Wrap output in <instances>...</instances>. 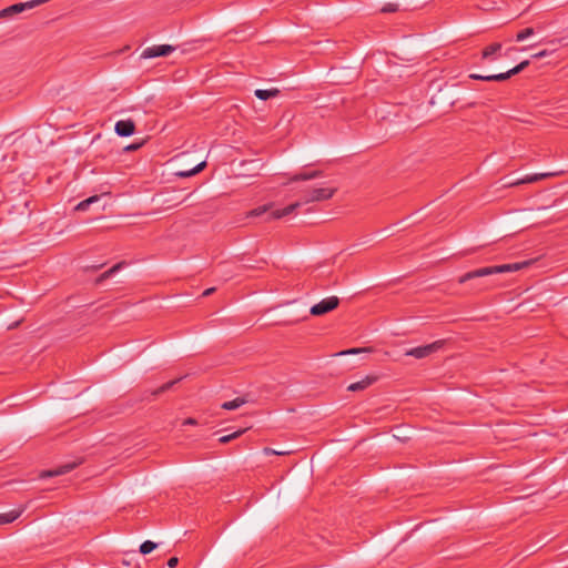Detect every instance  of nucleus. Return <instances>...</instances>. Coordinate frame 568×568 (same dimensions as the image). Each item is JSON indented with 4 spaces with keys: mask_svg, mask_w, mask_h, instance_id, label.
<instances>
[{
    "mask_svg": "<svg viewBox=\"0 0 568 568\" xmlns=\"http://www.w3.org/2000/svg\"><path fill=\"white\" fill-rule=\"evenodd\" d=\"M336 192V187H315L310 191H307L304 196L303 201H298L295 203H292L287 205L284 209L274 210L272 211L268 216L266 217V221L270 220H277L282 219L284 216H287L292 214L297 207H300L302 204L311 203V202H322L331 199Z\"/></svg>",
    "mask_w": 568,
    "mask_h": 568,
    "instance_id": "f257e3e1",
    "label": "nucleus"
},
{
    "mask_svg": "<svg viewBox=\"0 0 568 568\" xmlns=\"http://www.w3.org/2000/svg\"><path fill=\"white\" fill-rule=\"evenodd\" d=\"M527 264H528L527 262H524V263H513V264H503V265H496V266L481 267V268H478L475 271L467 272L466 274L462 275L459 277L458 282L460 284H463V283H466L467 281H470V280H474L477 277H484V276H489L493 274L518 271V270L523 268L524 266H526Z\"/></svg>",
    "mask_w": 568,
    "mask_h": 568,
    "instance_id": "f03ea898",
    "label": "nucleus"
},
{
    "mask_svg": "<svg viewBox=\"0 0 568 568\" xmlns=\"http://www.w3.org/2000/svg\"><path fill=\"white\" fill-rule=\"evenodd\" d=\"M529 65L528 60L521 61L519 64L514 67L513 69L508 70L507 72L497 73V74H490V75H483L479 73H471L469 75L473 80H480V81H505L511 78L515 74H518L521 72L525 68Z\"/></svg>",
    "mask_w": 568,
    "mask_h": 568,
    "instance_id": "7ed1b4c3",
    "label": "nucleus"
},
{
    "mask_svg": "<svg viewBox=\"0 0 568 568\" xmlns=\"http://www.w3.org/2000/svg\"><path fill=\"white\" fill-rule=\"evenodd\" d=\"M444 346V341H435L430 344L418 346L406 351V356H412L415 358H425L435 352L439 351Z\"/></svg>",
    "mask_w": 568,
    "mask_h": 568,
    "instance_id": "20e7f679",
    "label": "nucleus"
},
{
    "mask_svg": "<svg viewBox=\"0 0 568 568\" xmlns=\"http://www.w3.org/2000/svg\"><path fill=\"white\" fill-rule=\"evenodd\" d=\"M338 304H339V300L337 296H329V297L322 300L317 304L313 305L310 310V313L313 316H322V315L335 310L338 306Z\"/></svg>",
    "mask_w": 568,
    "mask_h": 568,
    "instance_id": "39448f33",
    "label": "nucleus"
},
{
    "mask_svg": "<svg viewBox=\"0 0 568 568\" xmlns=\"http://www.w3.org/2000/svg\"><path fill=\"white\" fill-rule=\"evenodd\" d=\"M176 47L171 44H156L152 47H148L143 50L141 57L144 59H153L158 57H166L174 52Z\"/></svg>",
    "mask_w": 568,
    "mask_h": 568,
    "instance_id": "423d86ee",
    "label": "nucleus"
},
{
    "mask_svg": "<svg viewBox=\"0 0 568 568\" xmlns=\"http://www.w3.org/2000/svg\"><path fill=\"white\" fill-rule=\"evenodd\" d=\"M45 1L47 0H31V1H27V2L14 3V4L3 9L0 12V16L7 17V16L20 13V12L24 11L26 9H32L39 4L44 3Z\"/></svg>",
    "mask_w": 568,
    "mask_h": 568,
    "instance_id": "0eeeda50",
    "label": "nucleus"
},
{
    "mask_svg": "<svg viewBox=\"0 0 568 568\" xmlns=\"http://www.w3.org/2000/svg\"><path fill=\"white\" fill-rule=\"evenodd\" d=\"M114 131L119 136H131L135 131V124L132 120H120L114 125Z\"/></svg>",
    "mask_w": 568,
    "mask_h": 568,
    "instance_id": "6e6552de",
    "label": "nucleus"
},
{
    "mask_svg": "<svg viewBox=\"0 0 568 568\" xmlns=\"http://www.w3.org/2000/svg\"><path fill=\"white\" fill-rule=\"evenodd\" d=\"M500 51H501V43H499V42L491 43L483 50L481 58L484 60H488V61H496L498 59L497 54Z\"/></svg>",
    "mask_w": 568,
    "mask_h": 568,
    "instance_id": "1a4fd4ad",
    "label": "nucleus"
},
{
    "mask_svg": "<svg viewBox=\"0 0 568 568\" xmlns=\"http://www.w3.org/2000/svg\"><path fill=\"white\" fill-rule=\"evenodd\" d=\"M377 381L376 376H366L362 381H358L356 383H352L347 386V390L349 392H359L364 390L371 385H373Z\"/></svg>",
    "mask_w": 568,
    "mask_h": 568,
    "instance_id": "9d476101",
    "label": "nucleus"
},
{
    "mask_svg": "<svg viewBox=\"0 0 568 568\" xmlns=\"http://www.w3.org/2000/svg\"><path fill=\"white\" fill-rule=\"evenodd\" d=\"M23 511H24V507H21L18 509H12L4 514H0V526L13 523L16 519H18L22 515Z\"/></svg>",
    "mask_w": 568,
    "mask_h": 568,
    "instance_id": "9b49d317",
    "label": "nucleus"
},
{
    "mask_svg": "<svg viewBox=\"0 0 568 568\" xmlns=\"http://www.w3.org/2000/svg\"><path fill=\"white\" fill-rule=\"evenodd\" d=\"M321 176H323V172L318 171V170H314V171H310V172H301V173L294 174L290 179V182L308 181V180H314V179H317Z\"/></svg>",
    "mask_w": 568,
    "mask_h": 568,
    "instance_id": "f8f14e48",
    "label": "nucleus"
},
{
    "mask_svg": "<svg viewBox=\"0 0 568 568\" xmlns=\"http://www.w3.org/2000/svg\"><path fill=\"white\" fill-rule=\"evenodd\" d=\"M254 94L257 99L266 101L271 98H275L280 94V90L276 88L272 89H257L254 91Z\"/></svg>",
    "mask_w": 568,
    "mask_h": 568,
    "instance_id": "ddd939ff",
    "label": "nucleus"
},
{
    "mask_svg": "<svg viewBox=\"0 0 568 568\" xmlns=\"http://www.w3.org/2000/svg\"><path fill=\"white\" fill-rule=\"evenodd\" d=\"M557 174L558 173L529 174V175H526L523 180L517 181V182H515L513 184L517 185V184H523V183H534V182H537L539 180H542V179H546V178H549V176H554V175H557Z\"/></svg>",
    "mask_w": 568,
    "mask_h": 568,
    "instance_id": "4468645a",
    "label": "nucleus"
},
{
    "mask_svg": "<svg viewBox=\"0 0 568 568\" xmlns=\"http://www.w3.org/2000/svg\"><path fill=\"white\" fill-rule=\"evenodd\" d=\"M73 467H74V465L67 464V465L60 466L55 469L43 471L41 474V477L44 478V477H53V476L63 475V474L69 473L71 469H73Z\"/></svg>",
    "mask_w": 568,
    "mask_h": 568,
    "instance_id": "2eb2a0df",
    "label": "nucleus"
},
{
    "mask_svg": "<svg viewBox=\"0 0 568 568\" xmlns=\"http://www.w3.org/2000/svg\"><path fill=\"white\" fill-rule=\"evenodd\" d=\"M101 199V195H92L80 203L77 204L75 210L77 211H87L91 204L99 202Z\"/></svg>",
    "mask_w": 568,
    "mask_h": 568,
    "instance_id": "dca6fc26",
    "label": "nucleus"
},
{
    "mask_svg": "<svg viewBox=\"0 0 568 568\" xmlns=\"http://www.w3.org/2000/svg\"><path fill=\"white\" fill-rule=\"evenodd\" d=\"M126 265L125 262H119L115 265H113L111 268L105 271L101 276L98 278V282H102L103 280H106L114 275L118 271L122 270Z\"/></svg>",
    "mask_w": 568,
    "mask_h": 568,
    "instance_id": "f3484780",
    "label": "nucleus"
},
{
    "mask_svg": "<svg viewBox=\"0 0 568 568\" xmlns=\"http://www.w3.org/2000/svg\"><path fill=\"white\" fill-rule=\"evenodd\" d=\"M245 403H246V400L244 398L236 397L233 400L224 402L221 407L223 409L232 410V409H237L239 407H241Z\"/></svg>",
    "mask_w": 568,
    "mask_h": 568,
    "instance_id": "a211bd4d",
    "label": "nucleus"
},
{
    "mask_svg": "<svg viewBox=\"0 0 568 568\" xmlns=\"http://www.w3.org/2000/svg\"><path fill=\"white\" fill-rule=\"evenodd\" d=\"M204 166H205V162H201L189 171L178 172L176 175L181 176V178H189V176L195 175L199 172H201L204 169Z\"/></svg>",
    "mask_w": 568,
    "mask_h": 568,
    "instance_id": "6ab92c4d",
    "label": "nucleus"
},
{
    "mask_svg": "<svg viewBox=\"0 0 568 568\" xmlns=\"http://www.w3.org/2000/svg\"><path fill=\"white\" fill-rule=\"evenodd\" d=\"M158 547V544L151 540H145L140 546V552L142 555H149Z\"/></svg>",
    "mask_w": 568,
    "mask_h": 568,
    "instance_id": "aec40b11",
    "label": "nucleus"
},
{
    "mask_svg": "<svg viewBox=\"0 0 568 568\" xmlns=\"http://www.w3.org/2000/svg\"><path fill=\"white\" fill-rule=\"evenodd\" d=\"M535 34V29L534 28H525L523 30H520L517 34H516V41L517 42H521V41H525L526 39H528L529 37L534 36Z\"/></svg>",
    "mask_w": 568,
    "mask_h": 568,
    "instance_id": "412c9836",
    "label": "nucleus"
},
{
    "mask_svg": "<svg viewBox=\"0 0 568 568\" xmlns=\"http://www.w3.org/2000/svg\"><path fill=\"white\" fill-rule=\"evenodd\" d=\"M181 378H178V379H174V381H171V382H168L165 384H163L161 387H159L158 389H155L152 395L153 396H158L169 389H171Z\"/></svg>",
    "mask_w": 568,
    "mask_h": 568,
    "instance_id": "4be33fe9",
    "label": "nucleus"
},
{
    "mask_svg": "<svg viewBox=\"0 0 568 568\" xmlns=\"http://www.w3.org/2000/svg\"><path fill=\"white\" fill-rule=\"evenodd\" d=\"M243 433H244V429L236 430V432H234V433H232L230 435H225V436L220 437L219 442L221 444H227L231 440L240 437Z\"/></svg>",
    "mask_w": 568,
    "mask_h": 568,
    "instance_id": "5701e85b",
    "label": "nucleus"
},
{
    "mask_svg": "<svg viewBox=\"0 0 568 568\" xmlns=\"http://www.w3.org/2000/svg\"><path fill=\"white\" fill-rule=\"evenodd\" d=\"M268 205L258 206L250 212V216H261L268 211Z\"/></svg>",
    "mask_w": 568,
    "mask_h": 568,
    "instance_id": "b1692460",
    "label": "nucleus"
},
{
    "mask_svg": "<svg viewBox=\"0 0 568 568\" xmlns=\"http://www.w3.org/2000/svg\"><path fill=\"white\" fill-rule=\"evenodd\" d=\"M263 452L265 455H278V456L288 455L291 453L288 450H278V449H273L270 447L264 448Z\"/></svg>",
    "mask_w": 568,
    "mask_h": 568,
    "instance_id": "393cba45",
    "label": "nucleus"
},
{
    "mask_svg": "<svg viewBox=\"0 0 568 568\" xmlns=\"http://www.w3.org/2000/svg\"><path fill=\"white\" fill-rule=\"evenodd\" d=\"M364 351L365 349H363V348H351V349H346V351L339 352L336 355L358 354V353H362Z\"/></svg>",
    "mask_w": 568,
    "mask_h": 568,
    "instance_id": "a878e982",
    "label": "nucleus"
},
{
    "mask_svg": "<svg viewBox=\"0 0 568 568\" xmlns=\"http://www.w3.org/2000/svg\"><path fill=\"white\" fill-rule=\"evenodd\" d=\"M383 12H395L397 11V4L388 3L382 9Z\"/></svg>",
    "mask_w": 568,
    "mask_h": 568,
    "instance_id": "bb28decb",
    "label": "nucleus"
},
{
    "mask_svg": "<svg viewBox=\"0 0 568 568\" xmlns=\"http://www.w3.org/2000/svg\"><path fill=\"white\" fill-rule=\"evenodd\" d=\"M549 52L547 50L539 51L531 55L532 59H541L544 57H547Z\"/></svg>",
    "mask_w": 568,
    "mask_h": 568,
    "instance_id": "cd10ccee",
    "label": "nucleus"
},
{
    "mask_svg": "<svg viewBox=\"0 0 568 568\" xmlns=\"http://www.w3.org/2000/svg\"><path fill=\"white\" fill-rule=\"evenodd\" d=\"M179 564V558L178 557H172L168 560V567L170 568H174L176 567V565Z\"/></svg>",
    "mask_w": 568,
    "mask_h": 568,
    "instance_id": "c85d7f7f",
    "label": "nucleus"
},
{
    "mask_svg": "<svg viewBox=\"0 0 568 568\" xmlns=\"http://www.w3.org/2000/svg\"><path fill=\"white\" fill-rule=\"evenodd\" d=\"M197 422L194 419V418H186L184 422H183V425H196Z\"/></svg>",
    "mask_w": 568,
    "mask_h": 568,
    "instance_id": "c756f323",
    "label": "nucleus"
},
{
    "mask_svg": "<svg viewBox=\"0 0 568 568\" xmlns=\"http://www.w3.org/2000/svg\"><path fill=\"white\" fill-rule=\"evenodd\" d=\"M215 291V287H210L203 292V296H209Z\"/></svg>",
    "mask_w": 568,
    "mask_h": 568,
    "instance_id": "7c9ffc66",
    "label": "nucleus"
},
{
    "mask_svg": "<svg viewBox=\"0 0 568 568\" xmlns=\"http://www.w3.org/2000/svg\"><path fill=\"white\" fill-rule=\"evenodd\" d=\"M139 148H140V144H131V145L126 146L125 150L134 151V150H138Z\"/></svg>",
    "mask_w": 568,
    "mask_h": 568,
    "instance_id": "2f4dec72",
    "label": "nucleus"
}]
</instances>
